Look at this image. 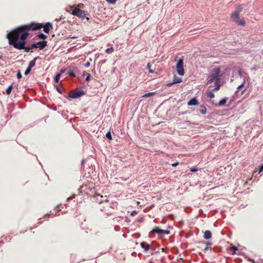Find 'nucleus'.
<instances>
[{
	"label": "nucleus",
	"instance_id": "obj_1",
	"mask_svg": "<svg viewBox=\"0 0 263 263\" xmlns=\"http://www.w3.org/2000/svg\"><path fill=\"white\" fill-rule=\"evenodd\" d=\"M42 27L41 25L30 23L12 30L6 36L9 45L17 49H24L26 52H28L31 48L25 47L26 43L25 40L29 34V31L39 30L42 28Z\"/></svg>",
	"mask_w": 263,
	"mask_h": 263
},
{
	"label": "nucleus",
	"instance_id": "obj_2",
	"mask_svg": "<svg viewBox=\"0 0 263 263\" xmlns=\"http://www.w3.org/2000/svg\"><path fill=\"white\" fill-rule=\"evenodd\" d=\"M220 70L219 67L215 68L212 70V72L210 75L207 78L208 84H210L212 83L213 82H216L217 81L220 80Z\"/></svg>",
	"mask_w": 263,
	"mask_h": 263
},
{
	"label": "nucleus",
	"instance_id": "obj_3",
	"mask_svg": "<svg viewBox=\"0 0 263 263\" xmlns=\"http://www.w3.org/2000/svg\"><path fill=\"white\" fill-rule=\"evenodd\" d=\"M69 12L73 15L77 16L82 19L86 17V13H85L84 11H83L79 8H73V7H71V11L70 10Z\"/></svg>",
	"mask_w": 263,
	"mask_h": 263
},
{
	"label": "nucleus",
	"instance_id": "obj_4",
	"mask_svg": "<svg viewBox=\"0 0 263 263\" xmlns=\"http://www.w3.org/2000/svg\"><path fill=\"white\" fill-rule=\"evenodd\" d=\"M176 68H177V73L179 75H180V76L184 75V68H183V59H180V60H179V61L177 64Z\"/></svg>",
	"mask_w": 263,
	"mask_h": 263
},
{
	"label": "nucleus",
	"instance_id": "obj_5",
	"mask_svg": "<svg viewBox=\"0 0 263 263\" xmlns=\"http://www.w3.org/2000/svg\"><path fill=\"white\" fill-rule=\"evenodd\" d=\"M152 232L153 233H157L159 235H164V234L168 235L170 233V231L169 230H162L158 227H155L152 231Z\"/></svg>",
	"mask_w": 263,
	"mask_h": 263
},
{
	"label": "nucleus",
	"instance_id": "obj_6",
	"mask_svg": "<svg viewBox=\"0 0 263 263\" xmlns=\"http://www.w3.org/2000/svg\"><path fill=\"white\" fill-rule=\"evenodd\" d=\"M84 95V92L83 91H78L75 92H71L69 95L68 97L71 98L76 99L78 98L79 97L83 96Z\"/></svg>",
	"mask_w": 263,
	"mask_h": 263
},
{
	"label": "nucleus",
	"instance_id": "obj_7",
	"mask_svg": "<svg viewBox=\"0 0 263 263\" xmlns=\"http://www.w3.org/2000/svg\"><path fill=\"white\" fill-rule=\"evenodd\" d=\"M35 23V22H34ZM36 24V23H35ZM37 24H39L42 26V28H43L44 31L46 33H48L50 30V28H52V25L51 23L48 22L45 25H43L42 24L37 23Z\"/></svg>",
	"mask_w": 263,
	"mask_h": 263
},
{
	"label": "nucleus",
	"instance_id": "obj_8",
	"mask_svg": "<svg viewBox=\"0 0 263 263\" xmlns=\"http://www.w3.org/2000/svg\"><path fill=\"white\" fill-rule=\"evenodd\" d=\"M182 80L181 78H179V77L175 76L174 79L173 80V82L172 83L167 84V86H171L174 84L180 83L182 82Z\"/></svg>",
	"mask_w": 263,
	"mask_h": 263
},
{
	"label": "nucleus",
	"instance_id": "obj_9",
	"mask_svg": "<svg viewBox=\"0 0 263 263\" xmlns=\"http://www.w3.org/2000/svg\"><path fill=\"white\" fill-rule=\"evenodd\" d=\"M240 12V10H236L233 12L231 14V17L235 21V20H237L239 19V12Z\"/></svg>",
	"mask_w": 263,
	"mask_h": 263
},
{
	"label": "nucleus",
	"instance_id": "obj_10",
	"mask_svg": "<svg viewBox=\"0 0 263 263\" xmlns=\"http://www.w3.org/2000/svg\"><path fill=\"white\" fill-rule=\"evenodd\" d=\"M36 44L38 47V48L42 50L47 46V41H44L42 42H39Z\"/></svg>",
	"mask_w": 263,
	"mask_h": 263
},
{
	"label": "nucleus",
	"instance_id": "obj_11",
	"mask_svg": "<svg viewBox=\"0 0 263 263\" xmlns=\"http://www.w3.org/2000/svg\"><path fill=\"white\" fill-rule=\"evenodd\" d=\"M140 246L142 248L144 249L145 251H148L150 249L151 246L145 242H141Z\"/></svg>",
	"mask_w": 263,
	"mask_h": 263
},
{
	"label": "nucleus",
	"instance_id": "obj_12",
	"mask_svg": "<svg viewBox=\"0 0 263 263\" xmlns=\"http://www.w3.org/2000/svg\"><path fill=\"white\" fill-rule=\"evenodd\" d=\"M96 200H97V201L99 203H103L104 201H108V200L106 199V197H104L103 196H100V195H98L97 197H96Z\"/></svg>",
	"mask_w": 263,
	"mask_h": 263
},
{
	"label": "nucleus",
	"instance_id": "obj_13",
	"mask_svg": "<svg viewBox=\"0 0 263 263\" xmlns=\"http://www.w3.org/2000/svg\"><path fill=\"white\" fill-rule=\"evenodd\" d=\"M212 237V233L209 230H206L204 232L203 237L204 239H208L211 238Z\"/></svg>",
	"mask_w": 263,
	"mask_h": 263
},
{
	"label": "nucleus",
	"instance_id": "obj_14",
	"mask_svg": "<svg viewBox=\"0 0 263 263\" xmlns=\"http://www.w3.org/2000/svg\"><path fill=\"white\" fill-rule=\"evenodd\" d=\"M187 104L189 106L196 105L198 104V101L196 98H193L188 102Z\"/></svg>",
	"mask_w": 263,
	"mask_h": 263
},
{
	"label": "nucleus",
	"instance_id": "obj_15",
	"mask_svg": "<svg viewBox=\"0 0 263 263\" xmlns=\"http://www.w3.org/2000/svg\"><path fill=\"white\" fill-rule=\"evenodd\" d=\"M220 80L215 82V88L213 89V91H218L220 89Z\"/></svg>",
	"mask_w": 263,
	"mask_h": 263
},
{
	"label": "nucleus",
	"instance_id": "obj_16",
	"mask_svg": "<svg viewBox=\"0 0 263 263\" xmlns=\"http://www.w3.org/2000/svg\"><path fill=\"white\" fill-rule=\"evenodd\" d=\"M39 58V57H35V58H34V59L33 60H32L29 63V67L31 68L32 69V68L33 67H34L35 65V62H36V60Z\"/></svg>",
	"mask_w": 263,
	"mask_h": 263
},
{
	"label": "nucleus",
	"instance_id": "obj_17",
	"mask_svg": "<svg viewBox=\"0 0 263 263\" xmlns=\"http://www.w3.org/2000/svg\"><path fill=\"white\" fill-rule=\"evenodd\" d=\"M156 93V92L146 93L144 95H143L142 96V98H148V97H152V96H154Z\"/></svg>",
	"mask_w": 263,
	"mask_h": 263
},
{
	"label": "nucleus",
	"instance_id": "obj_18",
	"mask_svg": "<svg viewBox=\"0 0 263 263\" xmlns=\"http://www.w3.org/2000/svg\"><path fill=\"white\" fill-rule=\"evenodd\" d=\"M227 100H228V99L227 98H223L218 103V106H223L227 102Z\"/></svg>",
	"mask_w": 263,
	"mask_h": 263
},
{
	"label": "nucleus",
	"instance_id": "obj_19",
	"mask_svg": "<svg viewBox=\"0 0 263 263\" xmlns=\"http://www.w3.org/2000/svg\"><path fill=\"white\" fill-rule=\"evenodd\" d=\"M206 107L203 105H201L200 106V112L201 114L204 115L206 114Z\"/></svg>",
	"mask_w": 263,
	"mask_h": 263
},
{
	"label": "nucleus",
	"instance_id": "obj_20",
	"mask_svg": "<svg viewBox=\"0 0 263 263\" xmlns=\"http://www.w3.org/2000/svg\"><path fill=\"white\" fill-rule=\"evenodd\" d=\"M235 22L238 23V25L241 26H245L246 22L243 19L235 20Z\"/></svg>",
	"mask_w": 263,
	"mask_h": 263
},
{
	"label": "nucleus",
	"instance_id": "obj_21",
	"mask_svg": "<svg viewBox=\"0 0 263 263\" xmlns=\"http://www.w3.org/2000/svg\"><path fill=\"white\" fill-rule=\"evenodd\" d=\"M37 36L40 39L45 40L47 38V36L46 35L44 34L43 33L39 34Z\"/></svg>",
	"mask_w": 263,
	"mask_h": 263
},
{
	"label": "nucleus",
	"instance_id": "obj_22",
	"mask_svg": "<svg viewBox=\"0 0 263 263\" xmlns=\"http://www.w3.org/2000/svg\"><path fill=\"white\" fill-rule=\"evenodd\" d=\"M13 88L12 85L9 86V87L6 89V93L7 95H10L12 91Z\"/></svg>",
	"mask_w": 263,
	"mask_h": 263
},
{
	"label": "nucleus",
	"instance_id": "obj_23",
	"mask_svg": "<svg viewBox=\"0 0 263 263\" xmlns=\"http://www.w3.org/2000/svg\"><path fill=\"white\" fill-rule=\"evenodd\" d=\"M213 92H214V91H212L209 92L208 93V94H207V96H208L209 98H211V99H212V98H214L215 97V95H214V94Z\"/></svg>",
	"mask_w": 263,
	"mask_h": 263
},
{
	"label": "nucleus",
	"instance_id": "obj_24",
	"mask_svg": "<svg viewBox=\"0 0 263 263\" xmlns=\"http://www.w3.org/2000/svg\"><path fill=\"white\" fill-rule=\"evenodd\" d=\"M61 76V74L60 73H58L56 75L54 78V81L55 83H58L59 81V80L60 79V77Z\"/></svg>",
	"mask_w": 263,
	"mask_h": 263
},
{
	"label": "nucleus",
	"instance_id": "obj_25",
	"mask_svg": "<svg viewBox=\"0 0 263 263\" xmlns=\"http://www.w3.org/2000/svg\"><path fill=\"white\" fill-rule=\"evenodd\" d=\"M113 51L114 48L112 47H110L106 50V52L108 54L112 53Z\"/></svg>",
	"mask_w": 263,
	"mask_h": 263
},
{
	"label": "nucleus",
	"instance_id": "obj_26",
	"mask_svg": "<svg viewBox=\"0 0 263 263\" xmlns=\"http://www.w3.org/2000/svg\"><path fill=\"white\" fill-rule=\"evenodd\" d=\"M68 74H69V76H70L71 77H76V74H75L74 72L72 70H69L68 71Z\"/></svg>",
	"mask_w": 263,
	"mask_h": 263
},
{
	"label": "nucleus",
	"instance_id": "obj_27",
	"mask_svg": "<svg viewBox=\"0 0 263 263\" xmlns=\"http://www.w3.org/2000/svg\"><path fill=\"white\" fill-rule=\"evenodd\" d=\"M31 70V68L28 67L27 69L26 70V71L25 72V75L28 74L30 72Z\"/></svg>",
	"mask_w": 263,
	"mask_h": 263
},
{
	"label": "nucleus",
	"instance_id": "obj_28",
	"mask_svg": "<svg viewBox=\"0 0 263 263\" xmlns=\"http://www.w3.org/2000/svg\"><path fill=\"white\" fill-rule=\"evenodd\" d=\"M147 67H148V71H149V73H153L154 72V70H153L151 68V65H150V64L149 63H148L147 65Z\"/></svg>",
	"mask_w": 263,
	"mask_h": 263
},
{
	"label": "nucleus",
	"instance_id": "obj_29",
	"mask_svg": "<svg viewBox=\"0 0 263 263\" xmlns=\"http://www.w3.org/2000/svg\"><path fill=\"white\" fill-rule=\"evenodd\" d=\"M206 244V247L204 249V251H206L208 249L209 246H211L212 245V243L210 242H208Z\"/></svg>",
	"mask_w": 263,
	"mask_h": 263
},
{
	"label": "nucleus",
	"instance_id": "obj_30",
	"mask_svg": "<svg viewBox=\"0 0 263 263\" xmlns=\"http://www.w3.org/2000/svg\"><path fill=\"white\" fill-rule=\"evenodd\" d=\"M106 137L109 139V140H111V133L110 132H108L106 135Z\"/></svg>",
	"mask_w": 263,
	"mask_h": 263
},
{
	"label": "nucleus",
	"instance_id": "obj_31",
	"mask_svg": "<svg viewBox=\"0 0 263 263\" xmlns=\"http://www.w3.org/2000/svg\"><path fill=\"white\" fill-rule=\"evenodd\" d=\"M85 76H86V81H89L90 80V75L89 73H86Z\"/></svg>",
	"mask_w": 263,
	"mask_h": 263
},
{
	"label": "nucleus",
	"instance_id": "obj_32",
	"mask_svg": "<svg viewBox=\"0 0 263 263\" xmlns=\"http://www.w3.org/2000/svg\"><path fill=\"white\" fill-rule=\"evenodd\" d=\"M30 48H31V49H32V48H38V47H37L36 44L34 43V44H33L31 45Z\"/></svg>",
	"mask_w": 263,
	"mask_h": 263
},
{
	"label": "nucleus",
	"instance_id": "obj_33",
	"mask_svg": "<svg viewBox=\"0 0 263 263\" xmlns=\"http://www.w3.org/2000/svg\"><path fill=\"white\" fill-rule=\"evenodd\" d=\"M56 89H57V90L60 93H62V90L61 88H60L59 87H58L57 86H56Z\"/></svg>",
	"mask_w": 263,
	"mask_h": 263
},
{
	"label": "nucleus",
	"instance_id": "obj_34",
	"mask_svg": "<svg viewBox=\"0 0 263 263\" xmlns=\"http://www.w3.org/2000/svg\"><path fill=\"white\" fill-rule=\"evenodd\" d=\"M17 77L18 79H20L22 78V74H21V73L20 72V71H18V73H17Z\"/></svg>",
	"mask_w": 263,
	"mask_h": 263
},
{
	"label": "nucleus",
	"instance_id": "obj_35",
	"mask_svg": "<svg viewBox=\"0 0 263 263\" xmlns=\"http://www.w3.org/2000/svg\"><path fill=\"white\" fill-rule=\"evenodd\" d=\"M137 214V212L136 211H133L131 213V215L134 216L136 215Z\"/></svg>",
	"mask_w": 263,
	"mask_h": 263
},
{
	"label": "nucleus",
	"instance_id": "obj_36",
	"mask_svg": "<svg viewBox=\"0 0 263 263\" xmlns=\"http://www.w3.org/2000/svg\"><path fill=\"white\" fill-rule=\"evenodd\" d=\"M197 171H198V169L196 168H191V171L192 172H197Z\"/></svg>",
	"mask_w": 263,
	"mask_h": 263
},
{
	"label": "nucleus",
	"instance_id": "obj_37",
	"mask_svg": "<svg viewBox=\"0 0 263 263\" xmlns=\"http://www.w3.org/2000/svg\"><path fill=\"white\" fill-rule=\"evenodd\" d=\"M106 1L112 4L115 3V0H106Z\"/></svg>",
	"mask_w": 263,
	"mask_h": 263
},
{
	"label": "nucleus",
	"instance_id": "obj_38",
	"mask_svg": "<svg viewBox=\"0 0 263 263\" xmlns=\"http://www.w3.org/2000/svg\"><path fill=\"white\" fill-rule=\"evenodd\" d=\"M179 163L178 162H176V163H173L172 164V165L174 167H176L178 165Z\"/></svg>",
	"mask_w": 263,
	"mask_h": 263
},
{
	"label": "nucleus",
	"instance_id": "obj_39",
	"mask_svg": "<svg viewBox=\"0 0 263 263\" xmlns=\"http://www.w3.org/2000/svg\"><path fill=\"white\" fill-rule=\"evenodd\" d=\"M262 171H263V165H262L260 168H259V173H260V172H261Z\"/></svg>",
	"mask_w": 263,
	"mask_h": 263
},
{
	"label": "nucleus",
	"instance_id": "obj_40",
	"mask_svg": "<svg viewBox=\"0 0 263 263\" xmlns=\"http://www.w3.org/2000/svg\"><path fill=\"white\" fill-rule=\"evenodd\" d=\"M89 65H90V63L89 62H87L85 64V66L86 67H87L89 66Z\"/></svg>",
	"mask_w": 263,
	"mask_h": 263
},
{
	"label": "nucleus",
	"instance_id": "obj_41",
	"mask_svg": "<svg viewBox=\"0 0 263 263\" xmlns=\"http://www.w3.org/2000/svg\"><path fill=\"white\" fill-rule=\"evenodd\" d=\"M71 199H72V197H69V198H68V200H70Z\"/></svg>",
	"mask_w": 263,
	"mask_h": 263
}]
</instances>
